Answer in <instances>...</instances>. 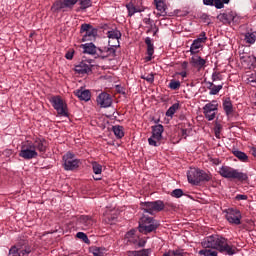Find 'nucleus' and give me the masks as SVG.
Returning a JSON list of instances; mask_svg holds the SVG:
<instances>
[{
	"instance_id": "obj_42",
	"label": "nucleus",
	"mask_w": 256,
	"mask_h": 256,
	"mask_svg": "<svg viewBox=\"0 0 256 256\" xmlns=\"http://www.w3.org/2000/svg\"><path fill=\"white\" fill-rule=\"evenodd\" d=\"M168 87L170 89H172L173 91H177V89H179V87H181V82H179L177 80H171Z\"/></svg>"
},
{
	"instance_id": "obj_40",
	"label": "nucleus",
	"mask_w": 256,
	"mask_h": 256,
	"mask_svg": "<svg viewBox=\"0 0 256 256\" xmlns=\"http://www.w3.org/2000/svg\"><path fill=\"white\" fill-rule=\"evenodd\" d=\"M18 248L20 249L21 256H28L31 253V247L29 245L18 246Z\"/></svg>"
},
{
	"instance_id": "obj_49",
	"label": "nucleus",
	"mask_w": 256,
	"mask_h": 256,
	"mask_svg": "<svg viewBox=\"0 0 256 256\" xmlns=\"http://www.w3.org/2000/svg\"><path fill=\"white\" fill-rule=\"evenodd\" d=\"M236 201H247L248 197L247 195L244 194H238L235 197Z\"/></svg>"
},
{
	"instance_id": "obj_25",
	"label": "nucleus",
	"mask_w": 256,
	"mask_h": 256,
	"mask_svg": "<svg viewBox=\"0 0 256 256\" xmlns=\"http://www.w3.org/2000/svg\"><path fill=\"white\" fill-rule=\"evenodd\" d=\"M154 3H156V9L157 11H160L162 17H166L167 15V4L163 2V0H154Z\"/></svg>"
},
{
	"instance_id": "obj_51",
	"label": "nucleus",
	"mask_w": 256,
	"mask_h": 256,
	"mask_svg": "<svg viewBox=\"0 0 256 256\" xmlns=\"http://www.w3.org/2000/svg\"><path fill=\"white\" fill-rule=\"evenodd\" d=\"M214 3H215V0H203V4L210 7H213Z\"/></svg>"
},
{
	"instance_id": "obj_63",
	"label": "nucleus",
	"mask_w": 256,
	"mask_h": 256,
	"mask_svg": "<svg viewBox=\"0 0 256 256\" xmlns=\"http://www.w3.org/2000/svg\"><path fill=\"white\" fill-rule=\"evenodd\" d=\"M252 155L256 158V148H252Z\"/></svg>"
},
{
	"instance_id": "obj_58",
	"label": "nucleus",
	"mask_w": 256,
	"mask_h": 256,
	"mask_svg": "<svg viewBox=\"0 0 256 256\" xmlns=\"http://www.w3.org/2000/svg\"><path fill=\"white\" fill-rule=\"evenodd\" d=\"M126 235L127 237H133V235H135V230H130Z\"/></svg>"
},
{
	"instance_id": "obj_35",
	"label": "nucleus",
	"mask_w": 256,
	"mask_h": 256,
	"mask_svg": "<svg viewBox=\"0 0 256 256\" xmlns=\"http://www.w3.org/2000/svg\"><path fill=\"white\" fill-rule=\"evenodd\" d=\"M179 110V103H174L167 111L166 117H173Z\"/></svg>"
},
{
	"instance_id": "obj_43",
	"label": "nucleus",
	"mask_w": 256,
	"mask_h": 256,
	"mask_svg": "<svg viewBox=\"0 0 256 256\" xmlns=\"http://www.w3.org/2000/svg\"><path fill=\"white\" fill-rule=\"evenodd\" d=\"M221 89H223V84H221V85H214L210 89L209 95H217V93H219V91H221Z\"/></svg>"
},
{
	"instance_id": "obj_4",
	"label": "nucleus",
	"mask_w": 256,
	"mask_h": 256,
	"mask_svg": "<svg viewBox=\"0 0 256 256\" xmlns=\"http://www.w3.org/2000/svg\"><path fill=\"white\" fill-rule=\"evenodd\" d=\"M175 207L173 203H163L162 200H156L152 202H141L140 207L144 213H149V215H153V213H159L165 209V206Z\"/></svg>"
},
{
	"instance_id": "obj_46",
	"label": "nucleus",
	"mask_w": 256,
	"mask_h": 256,
	"mask_svg": "<svg viewBox=\"0 0 256 256\" xmlns=\"http://www.w3.org/2000/svg\"><path fill=\"white\" fill-rule=\"evenodd\" d=\"M171 196L175 197L176 199H180V197H183V190H181L179 188L175 189L172 191Z\"/></svg>"
},
{
	"instance_id": "obj_22",
	"label": "nucleus",
	"mask_w": 256,
	"mask_h": 256,
	"mask_svg": "<svg viewBox=\"0 0 256 256\" xmlns=\"http://www.w3.org/2000/svg\"><path fill=\"white\" fill-rule=\"evenodd\" d=\"M222 107L227 117L233 115V113L235 112V110L233 109V102H231V98L224 99L222 103Z\"/></svg>"
},
{
	"instance_id": "obj_18",
	"label": "nucleus",
	"mask_w": 256,
	"mask_h": 256,
	"mask_svg": "<svg viewBox=\"0 0 256 256\" xmlns=\"http://www.w3.org/2000/svg\"><path fill=\"white\" fill-rule=\"evenodd\" d=\"M200 177V169L196 168H190L187 172V178L188 182L191 183L192 185H199L201 183Z\"/></svg>"
},
{
	"instance_id": "obj_61",
	"label": "nucleus",
	"mask_w": 256,
	"mask_h": 256,
	"mask_svg": "<svg viewBox=\"0 0 256 256\" xmlns=\"http://www.w3.org/2000/svg\"><path fill=\"white\" fill-rule=\"evenodd\" d=\"M223 5H229L231 3V0H221Z\"/></svg>"
},
{
	"instance_id": "obj_12",
	"label": "nucleus",
	"mask_w": 256,
	"mask_h": 256,
	"mask_svg": "<svg viewBox=\"0 0 256 256\" xmlns=\"http://www.w3.org/2000/svg\"><path fill=\"white\" fill-rule=\"evenodd\" d=\"M80 33H85L82 37V41H93L97 37V28H93L91 24H82Z\"/></svg>"
},
{
	"instance_id": "obj_21",
	"label": "nucleus",
	"mask_w": 256,
	"mask_h": 256,
	"mask_svg": "<svg viewBox=\"0 0 256 256\" xmlns=\"http://www.w3.org/2000/svg\"><path fill=\"white\" fill-rule=\"evenodd\" d=\"M83 53L87 55H99V48L93 42L82 44Z\"/></svg>"
},
{
	"instance_id": "obj_20",
	"label": "nucleus",
	"mask_w": 256,
	"mask_h": 256,
	"mask_svg": "<svg viewBox=\"0 0 256 256\" xmlns=\"http://www.w3.org/2000/svg\"><path fill=\"white\" fill-rule=\"evenodd\" d=\"M33 149H37L40 153H46L47 151V140L45 138L36 137L33 143Z\"/></svg>"
},
{
	"instance_id": "obj_50",
	"label": "nucleus",
	"mask_w": 256,
	"mask_h": 256,
	"mask_svg": "<svg viewBox=\"0 0 256 256\" xmlns=\"http://www.w3.org/2000/svg\"><path fill=\"white\" fill-rule=\"evenodd\" d=\"M143 23H145V25H150V27H153V20H151V18H144Z\"/></svg>"
},
{
	"instance_id": "obj_8",
	"label": "nucleus",
	"mask_w": 256,
	"mask_h": 256,
	"mask_svg": "<svg viewBox=\"0 0 256 256\" xmlns=\"http://www.w3.org/2000/svg\"><path fill=\"white\" fill-rule=\"evenodd\" d=\"M49 101L55 111H57L58 115H61L62 117H69V112H67V104L63 102L61 96H52Z\"/></svg>"
},
{
	"instance_id": "obj_29",
	"label": "nucleus",
	"mask_w": 256,
	"mask_h": 256,
	"mask_svg": "<svg viewBox=\"0 0 256 256\" xmlns=\"http://www.w3.org/2000/svg\"><path fill=\"white\" fill-rule=\"evenodd\" d=\"M233 155L236 156L237 159H239V161H241L242 163L249 162V156H247L245 152L241 150H234Z\"/></svg>"
},
{
	"instance_id": "obj_19",
	"label": "nucleus",
	"mask_w": 256,
	"mask_h": 256,
	"mask_svg": "<svg viewBox=\"0 0 256 256\" xmlns=\"http://www.w3.org/2000/svg\"><path fill=\"white\" fill-rule=\"evenodd\" d=\"M207 63V60L203 59L201 56L194 54L190 59V65L197 69L198 71H201L205 67Z\"/></svg>"
},
{
	"instance_id": "obj_39",
	"label": "nucleus",
	"mask_w": 256,
	"mask_h": 256,
	"mask_svg": "<svg viewBox=\"0 0 256 256\" xmlns=\"http://www.w3.org/2000/svg\"><path fill=\"white\" fill-rule=\"evenodd\" d=\"M8 256H21V250H20L19 246H12L9 249Z\"/></svg>"
},
{
	"instance_id": "obj_26",
	"label": "nucleus",
	"mask_w": 256,
	"mask_h": 256,
	"mask_svg": "<svg viewBox=\"0 0 256 256\" xmlns=\"http://www.w3.org/2000/svg\"><path fill=\"white\" fill-rule=\"evenodd\" d=\"M127 255L128 256H149L151 255V249L128 251Z\"/></svg>"
},
{
	"instance_id": "obj_48",
	"label": "nucleus",
	"mask_w": 256,
	"mask_h": 256,
	"mask_svg": "<svg viewBox=\"0 0 256 256\" xmlns=\"http://www.w3.org/2000/svg\"><path fill=\"white\" fill-rule=\"evenodd\" d=\"M214 7L216 9H223L225 5L223 4L222 0H214Z\"/></svg>"
},
{
	"instance_id": "obj_30",
	"label": "nucleus",
	"mask_w": 256,
	"mask_h": 256,
	"mask_svg": "<svg viewBox=\"0 0 256 256\" xmlns=\"http://www.w3.org/2000/svg\"><path fill=\"white\" fill-rule=\"evenodd\" d=\"M218 19L222 23H231V21H233L235 19V16H233V14H231V13H228V14L222 13V14L218 15Z\"/></svg>"
},
{
	"instance_id": "obj_64",
	"label": "nucleus",
	"mask_w": 256,
	"mask_h": 256,
	"mask_svg": "<svg viewBox=\"0 0 256 256\" xmlns=\"http://www.w3.org/2000/svg\"><path fill=\"white\" fill-rule=\"evenodd\" d=\"M151 59H153V55H148V56L146 57V61H151Z\"/></svg>"
},
{
	"instance_id": "obj_13",
	"label": "nucleus",
	"mask_w": 256,
	"mask_h": 256,
	"mask_svg": "<svg viewBox=\"0 0 256 256\" xmlns=\"http://www.w3.org/2000/svg\"><path fill=\"white\" fill-rule=\"evenodd\" d=\"M219 253H223L224 255H237L239 253V249H237V246L229 243L226 238H224L223 243L220 245Z\"/></svg>"
},
{
	"instance_id": "obj_24",
	"label": "nucleus",
	"mask_w": 256,
	"mask_h": 256,
	"mask_svg": "<svg viewBox=\"0 0 256 256\" xmlns=\"http://www.w3.org/2000/svg\"><path fill=\"white\" fill-rule=\"evenodd\" d=\"M126 9L128 11V17H133L135 13H143L145 11V8H137L132 2L126 4Z\"/></svg>"
},
{
	"instance_id": "obj_44",
	"label": "nucleus",
	"mask_w": 256,
	"mask_h": 256,
	"mask_svg": "<svg viewBox=\"0 0 256 256\" xmlns=\"http://www.w3.org/2000/svg\"><path fill=\"white\" fill-rule=\"evenodd\" d=\"M167 255L169 256H183L185 255V252H183V250H169L168 252H166Z\"/></svg>"
},
{
	"instance_id": "obj_36",
	"label": "nucleus",
	"mask_w": 256,
	"mask_h": 256,
	"mask_svg": "<svg viewBox=\"0 0 256 256\" xmlns=\"http://www.w3.org/2000/svg\"><path fill=\"white\" fill-rule=\"evenodd\" d=\"M198 253H199V255H203V256H218L217 251L211 250L208 248H204V249L200 250Z\"/></svg>"
},
{
	"instance_id": "obj_17",
	"label": "nucleus",
	"mask_w": 256,
	"mask_h": 256,
	"mask_svg": "<svg viewBox=\"0 0 256 256\" xmlns=\"http://www.w3.org/2000/svg\"><path fill=\"white\" fill-rule=\"evenodd\" d=\"M77 223L79 225H81V227H82V229H84V231H87V229H91V227H93V225H95V219H93V216L81 215L77 219Z\"/></svg>"
},
{
	"instance_id": "obj_37",
	"label": "nucleus",
	"mask_w": 256,
	"mask_h": 256,
	"mask_svg": "<svg viewBox=\"0 0 256 256\" xmlns=\"http://www.w3.org/2000/svg\"><path fill=\"white\" fill-rule=\"evenodd\" d=\"M92 170L95 175H101L103 173V166L97 162H92Z\"/></svg>"
},
{
	"instance_id": "obj_5",
	"label": "nucleus",
	"mask_w": 256,
	"mask_h": 256,
	"mask_svg": "<svg viewBox=\"0 0 256 256\" xmlns=\"http://www.w3.org/2000/svg\"><path fill=\"white\" fill-rule=\"evenodd\" d=\"M225 237L217 234L207 236L203 239L201 245L204 249H216L219 251Z\"/></svg>"
},
{
	"instance_id": "obj_53",
	"label": "nucleus",
	"mask_w": 256,
	"mask_h": 256,
	"mask_svg": "<svg viewBox=\"0 0 256 256\" xmlns=\"http://www.w3.org/2000/svg\"><path fill=\"white\" fill-rule=\"evenodd\" d=\"M73 55H74V52H67L65 54V57L66 59H68L69 61H71V59H73Z\"/></svg>"
},
{
	"instance_id": "obj_41",
	"label": "nucleus",
	"mask_w": 256,
	"mask_h": 256,
	"mask_svg": "<svg viewBox=\"0 0 256 256\" xmlns=\"http://www.w3.org/2000/svg\"><path fill=\"white\" fill-rule=\"evenodd\" d=\"M245 41L246 43H250V45H253V43H255L256 41V36L253 33L248 32L245 34Z\"/></svg>"
},
{
	"instance_id": "obj_62",
	"label": "nucleus",
	"mask_w": 256,
	"mask_h": 256,
	"mask_svg": "<svg viewBox=\"0 0 256 256\" xmlns=\"http://www.w3.org/2000/svg\"><path fill=\"white\" fill-rule=\"evenodd\" d=\"M138 247H145V241L139 242V243H138Z\"/></svg>"
},
{
	"instance_id": "obj_16",
	"label": "nucleus",
	"mask_w": 256,
	"mask_h": 256,
	"mask_svg": "<svg viewBox=\"0 0 256 256\" xmlns=\"http://www.w3.org/2000/svg\"><path fill=\"white\" fill-rule=\"evenodd\" d=\"M117 47H119V42L116 45H109L108 48H98V57H102L103 59H105V57H115L117 53Z\"/></svg>"
},
{
	"instance_id": "obj_3",
	"label": "nucleus",
	"mask_w": 256,
	"mask_h": 256,
	"mask_svg": "<svg viewBox=\"0 0 256 256\" xmlns=\"http://www.w3.org/2000/svg\"><path fill=\"white\" fill-rule=\"evenodd\" d=\"M218 173L221 177H224V179H236L241 183H243V181H249V175H247V173L240 172L229 166H222Z\"/></svg>"
},
{
	"instance_id": "obj_54",
	"label": "nucleus",
	"mask_w": 256,
	"mask_h": 256,
	"mask_svg": "<svg viewBox=\"0 0 256 256\" xmlns=\"http://www.w3.org/2000/svg\"><path fill=\"white\" fill-rule=\"evenodd\" d=\"M211 163H213V165H219V163H221V161L219 160V158H212Z\"/></svg>"
},
{
	"instance_id": "obj_52",
	"label": "nucleus",
	"mask_w": 256,
	"mask_h": 256,
	"mask_svg": "<svg viewBox=\"0 0 256 256\" xmlns=\"http://www.w3.org/2000/svg\"><path fill=\"white\" fill-rule=\"evenodd\" d=\"M198 39H200V41H202V43H205L207 41V36H206L205 32H201L200 37Z\"/></svg>"
},
{
	"instance_id": "obj_56",
	"label": "nucleus",
	"mask_w": 256,
	"mask_h": 256,
	"mask_svg": "<svg viewBox=\"0 0 256 256\" xmlns=\"http://www.w3.org/2000/svg\"><path fill=\"white\" fill-rule=\"evenodd\" d=\"M181 67H182V69H187V67H189V62L184 61V62L181 64Z\"/></svg>"
},
{
	"instance_id": "obj_59",
	"label": "nucleus",
	"mask_w": 256,
	"mask_h": 256,
	"mask_svg": "<svg viewBox=\"0 0 256 256\" xmlns=\"http://www.w3.org/2000/svg\"><path fill=\"white\" fill-rule=\"evenodd\" d=\"M178 75H180L181 77L185 78V77H187V72L182 71V72L178 73Z\"/></svg>"
},
{
	"instance_id": "obj_28",
	"label": "nucleus",
	"mask_w": 256,
	"mask_h": 256,
	"mask_svg": "<svg viewBox=\"0 0 256 256\" xmlns=\"http://www.w3.org/2000/svg\"><path fill=\"white\" fill-rule=\"evenodd\" d=\"M201 43H203V42L199 38H197L193 41V43L190 47L191 55H195V54L199 53V49H201Z\"/></svg>"
},
{
	"instance_id": "obj_27",
	"label": "nucleus",
	"mask_w": 256,
	"mask_h": 256,
	"mask_svg": "<svg viewBox=\"0 0 256 256\" xmlns=\"http://www.w3.org/2000/svg\"><path fill=\"white\" fill-rule=\"evenodd\" d=\"M112 131L116 137V139H123L125 137V131L123 126L115 125L112 127Z\"/></svg>"
},
{
	"instance_id": "obj_60",
	"label": "nucleus",
	"mask_w": 256,
	"mask_h": 256,
	"mask_svg": "<svg viewBox=\"0 0 256 256\" xmlns=\"http://www.w3.org/2000/svg\"><path fill=\"white\" fill-rule=\"evenodd\" d=\"M208 89H213V87L215 86V84H213V82H208Z\"/></svg>"
},
{
	"instance_id": "obj_23",
	"label": "nucleus",
	"mask_w": 256,
	"mask_h": 256,
	"mask_svg": "<svg viewBox=\"0 0 256 256\" xmlns=\"http://www.w3.org/2000/svg\"><path fill=\"white\" fill-rule=\"evenodd\" d=\"M75 95L80 101H91V91L89 90H76Z\"/></svg>"
},
{
	"instance_id": "obj_11",
	"label": "nucleus",
	"mask_w": 256,
	"mask_h": 256,
	"mask_svg": "<svg viewBox=\"0 0 256 256\" xmlns=\"http://www.w3.org/2000/svg\"><path fill=\"white\" fill-rule=\"evenodd\" d=\"M93 60H82L78 65H75L74 71L78 73V75H91L93 73Z\"/></svg>"
},
{
	"instance_id": "obj_7",
	"label": "nucleus",
	"mask_w": 256,
	"mask_h": 256,
	"mask_svg": "<svg viewBox=\"0 0 256 256\" xmlns=\"http://www.w3.org/2000/svg\"><path fill=\"white\" fill-rule=\"evenodd\" d=\"M19 157L26 159V161H31V159H37L39 157V153L33 148V142L27 141V144L21 146Z\"/></svg>"
},
{
	"instance_id": "obj_38",
	"label": "nucleus",
	"mask_w": 256,
	"mask_h": 256,
	"mask_svg": "<svg viewBox=\"0 0 256 256\" xmlns=\"http://www.w3.org/2000/svg\"><path fill=\"white\" fill-rule=\"evenodd\" d=\"M76 237L78 239H81V241H83V243H86V245H91V240H89V237H87V234H85L84 232H78L76 234Z\"/></svg>"
},
{
	"instance_id": "obj_2",
	"label": "nucleus",
	"mask_w": 256,
	"mask_h": 256,
	"mask_svg": "<svg viewBox=\"0 0 256 256\" xmlns=\"http://www.w3.org/2000/svg\"><path fill=\"white\" fill-rule=\"evenodd\" d=\"M159 221L155 220L151 216L144 215L140 218L138 230L143 235H149V233H155L159 229Z\"/></svg>"
},
{
	"instance_id": "obj_57",
	"label": "nucleus",
	"mask_w": 256,
	"mask_h": 256,
	"mask_svg": "<svg viewBox=\"0 0 256 256\" xmlns=\"http://www.w3.org/2000/svg\"><path fill=\"white\" fill-rule=\"evenodd\" d=\"M215 135H216L217 139L220 138L221 130L219 128L215 130Z\"/></svg>"
},
{
	"instance_id": "obj_32",
	"label": "nucleus",
	"mask_w": 256,
	"mask_h": 256,
	"mask_svg": "<svg viewBox=\"0 0 256 256\" xmlns=\"http://www.w3.org/2000/svg\"><path fill=\"white\" fill-rule=\"evenodd\" d=\"M145 44L147 45V55H153L155 53V46L150 37L145 38Z\"/></svg>"
},
{
	"instance_id": "obj_1",
	"label": "nucleus",
	"mask_w": 256,
	"mask_h": 256,
	"mask_svg": "<svg viewBox=\"0 0 256 256\" xmlns=\"http://www.w3.org/2000/svg\"><path fill=\"white\" fill-rule=\"evenodd\" d=\"M77 3L80 5V11H85L93 5L91 0H56L51 6V12L59 13L62 11L65 13L66 11H73V7Z\"/></svg>"
},
{
	"instance_id": "obj_34",
	"label": "nucleus",
	"mask_w": 256,
	"mask_h": 256,
	"mask_svg": "<svg viewBox=\"0 0 256 256\" xmlns=\"http://www.w3.org/2000/svg\"><path fill=\"white\" fill-rule=\"evenodd\" d=\"M199 179H200V183L209 182L211 181V179H213V176L211 175V173H207L203 170H200Z\"/></svg>"
},
{
	"instance_id": "obj_14",
	"label": "nucleus",
	"mask_w": 256,
	"mask_h": 256,
	"mask_svg": "<svg viewBox=\"0 0 256 256\" xmlns=\"http://www.w3.org/2000/svg\"><path fill=\"white\" fill-rule=\"evenodd\" d=\"M97 105L103 109H107V107H111L113 105V98L111 94L107 92H101L96 98Z\"/></svg>"
},
{
	"instance_id": "obj_47",
	"label": "nucleus",
	"mask_w": 256,
	"mask_h": 256,
	"mask_svg": "<svg viewBox=\"0 0 256 256\" xmlns=\"http://www.w3.org/2000/svg\"><path fill=\"white\" fill-rule=\"evenodd\" d=\"M223 79V76L221 75V72H213L212 73V81H221Z\"/></svg>"
},
{
	"instance_id": "obj_33",
	"label": "nucleus",
	"mask_w": 256,
	"mask_h": 256,
	"mask_svg": "<svg viewBox=\"0 0 256 256\" xmlns=\"http://www.w3.org/2000/svg\"><path fill=\"white\" fill-rule=\"evenodd\" d=\"M109 39H116L117 43L119 44V39H121L122 34L119 30H110L107 33Z\"/></svg>"
},
{
	"instance_id": "obj_45",
	"label": "nucleus",
	"mask_w": 256,
	"mask_h": 256,
	"mask_svg": "<svg viewBox=\"0 0 256 256\" xmlns=\"http://www.w3.org/2000/svg\"><path fill=\"white\" fill-rule=\"evenodd\" d=\"M141 79H144V81H147V83H153V81H155V75H153V73H150L141 76Z\"/></svg>"
},
{
	"instance_id": "obj_55",
	"label": "nucleus",
	"mask_w": 256,
	"mask_h": 256,
	"mask_svg": "<svg viewBox=\"0 0 256 256\" xmlns=\"http://www.w3.org/2000/svg\"><path fill=\"white\" fill-rule=\"evenodd\" d=\"M182 137H184L185 139L189 137V134H187V129H182Z\"/></svg>"
},
{
	"instance_id": "obj_15",
	"label": "nucleus",
	"mask_w": 256,
	"mask_h": 256,
	"mask_svg": "<svg viewBox=\"0 0 256 256\" xmlns=\"http://www.w3.org/2000/svg\"><path fill=\"white\" fill-rule=\"evenodd\" d=\"M241 211L230 208L226 212V219L232 225H241Z\"/></svg>"
},
{
	"instance_id": "obj_9",
	"label": "nucleus",
	"mask_w": 256,
	"mask_h": 256,
	"mask_svg": "<svg viewBox=\"0 0 256 256\" xmlns=\"http://www.w3.org/2000/svg\"><path fill=\"white\" fill-rule=\"evenodd\" d=\"M63 162H64V169L65 171H75V169H78L81 160L80 159H75V154L71 152H67L63 156Z\"/></svg>"
},
{
	"instance_id": "obj_31",
	"label": "nucleus",
	"mask_w": 256,
	"mask_h": 256,
	"mask_svg": "<svg viewBox=\"0 0 256 256\" xmlns=\"http://www.w3.org/2000/svg\"><path fill=\"white\" fill-rule=\"evenodd\" d=\"M106 249L103 247H97V246H92L90 247V253H92L94 256H105Z\"/></svg>"
},
{
	"instance_id": "obj_6",
	"label": "nucleus",
	"mask_w": 256,
	"mask_h": 256,
	"mask_svg": "<svg viewBox=\"0 0 256 256\" xmlns=\"http://www.w3.org/2000/svg\"><path fill=\"white\" fill-rule=\"evenodd\" d=\"M152 135L148 138V143L151 147H159L161 145V141L163 140V131L165 128L161 124H157L151 127Z\"/></svg>"
},
{
	"instance_id": "obj_10",
	"label": "nucleus",
	"mask_w": 256,
	"mask_h": 256,
	"mask_svg": "<svg viewBox=\"0 0 256 256\" xmlns=\"http://www.w3.org/2000/svg\"><path fill=\"white\" fill-rule=\"evenodd\" d=\"M219 110V102H217V100H212L211 102L207 103L204 107H203V113H204V117L208 120V121H213V119H215L217 112Z\"/></svg>"
}]
</instances>
